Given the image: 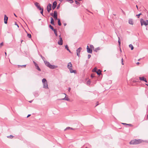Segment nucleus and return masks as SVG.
Returning <instances> with one entry per match:
<instances>
[{"instance_id":"f257e3e1","label":"nucleus","mask_w":148,"mask_h":148,"mask_svg":"<svg viewBox=\"0 0 148 148\" xmlns=\"http://www.w3.org/2000/svg\"><path fill=\"white\" fill-rule=\"evenodd\" d=\"M142 142V140L140 139H134L131 140L130 142V144L132 145L138 144Z\"/></svg>"},{"instance_id":"f03ea898","label":"nucleus","mask_w":148,"mask_h":148,"mask_svg":"<svg viewBox=\"0 0 148 148\" xmlns=\"http://www.w3.org/2000/svg\"><path fill=\"white\" fill-rule=\"evenodd\" d=\"M42 82L43 84V87L45 89L48 88L47 82L45 78L42 79Z\"/></svg>"},{"instance_id":"7ed1b4c3","label":"nucleus","mask_w":148,"mask_h":148,"mask_svg":"<svg viewBox=\"0 0 148 148\" xmlns=\"http://www.w3.org/2000/svg\"><path fill=\"white\" fill-rule=\"evenodd\" d=\"M71 65H72V64L71 62H69L68 63L67 66V68L69 69L71 73H74L75 74L77 72L76 70H73L72 69H71V68L69 67V66H71Z\"/></svg>"},{"instance_id":"20e7f679","label":"nucleus","mask_w":148,"mask_h":148,"mask_svg":"<svg viewBox=\"0 0 148 148\" xmlns=\"http://www.w3.org/2000/svg\"><path fill=\"white\" fill-rule=\"evenodd\" d=\"M52 5L50 3H49L47 6V10L48 12H49L51 9Z\"/></svg>"},{"instance_id":"39448f33","label":"nucleus","mask_w":148,"mask_h":148,"mask_svg":"<svg viewBox=\"0 0 148 148\" xmlns=\"http://www.w3.org/2000/svg\"><path fill=\"white\" fill-rule=\"evenodd\" d=\"M58 13L57 11H54V14L53 15V17L54 18L55 20H56L58 19L57 18Z\"/></svg>"},{"instance_id":"423d86ee","label":"nucleus","mask_w":148,"mask_h":148,"mask_svg":"<svg viewBox=\"0 0 148 148\" xmlns=\"http://www.w3.org/2000/svg\"><path fill=\"white\" fill-rule=\"evenodd\" d=\"M33 63L34 64L35 66H36V69L39 71H41V69L39 67L38 64L35 62L34 61H33Z\"/></svg>"},{"instance_id":"0eeeda50","label":"nucleus","mask_w":148,"mask_h":148,"mask_svg":"<svg viewBox=\"0 0 148 148\" xmlns=\"http://www.w3.org/2000/svg\"><path fill=\"white\" fill-rule=\"evenodd\" d=\"M87 52L88 53H92V50L91 49L89 48V46L88 45L87 48Z\"/></svg>"},{"instance_id":"6e6552de","label":"nucleus","mask_w":148,"mask_h":148,"mask_svg":"<svg viewBox=\"0 0 148 148\" xmlns=\"http://www.w3.org/2000/svg\"><path fill=\"white\" fill-rule=\"evenodd\" d=\"M82 48L81 47H79L78 48L77 50V56H79V53L81 51V50H82Z\"/></svg>"},{"instance_id":"1a4fd4ad","label":"nucleus","mask_w":148,"mask_h":148,"mask_svg":"<svg viewBox=\"0 0 148 148\" xmlns=\"http://www.w3.org/2000/svg\"><path fill=\"white\" fill-rule=\"evenodd\" d=\"M49 67L51 69H54L57 68L58 67V66H57L51 65L50 64Z\"/></svg>"},{"instance_id":"9d476101","label":"nucleus","mask_w":148,"mask_h":148,"mask_svg":"<svg viewBox=\"0 0 148 148\" xmlns=\"http://www.w3.org/2000/svg\"><path fill=\"white\" fill-rule=\"evenodd\" d=\"M57 2L56 1H54L52 5V9L53 10H54L56 8L57 5Z\"/></svg>"},{"instance_id":"9b49d317","label":"nucleus","mask_w":148,"mask_h":148,"mask_svg":"<svg viewBox=\"0 0 148 148\" xmlns=\"http://www.w3.org/2000/svg\"><path fill=\"white\" fill-rule=\"evenodd\" d=\"M140 22L142 26L143 25H145V21L143 18L140 19Z\"/></svg>"},{"instance_id":"f8f14e48","label":"nucleus","mask_w":148,"mask_h":148,"mask_svg":"<svg viewBox=\"0 0 148 148\" xmlns=\"http://www.w3.org/2000/svg\"><path fill=\"white\" fill-rule=\"evenodd\" d=\"M8 18L6 15H5L4 17V22L5 24L7 23Z\"/></svg>"},{"instance_id":"ddd939ff","label":"nucleus","mask_w":148,"mask_h":148,"mask_svg":"<svg viewBox=\"0 0 148 148\" xmlns=\"http://www.w3.org/2000/svg\"><path fill=\"white\" fill-rule=\"evenodd\" d=\"M35 5V6L37 7L38 9L39 10H41V9L42 8H41L40 7V6L39 5V3L38 2H36L34 3Z\"/></svg>"},{"instance_id":"4468645a","label":"nucleus","mask_w":148,"mask_h":148,"mask_svg":"<svg viewBox=\"0 0 148 148\" xmlns=\"http://www.w3.org/2000/svg\"><path fill=\"white\" fill-rule=\"evenodd\" d=\"M44 63L45 65L48 67H49L50 64V63L47 61H44Z\"/></svg>"},{"instance_id":"2eb2a0df","label":"nucleus","mask_w":148,"mask_h":148,"mask_svg":"<svg viewBox=\"0 0 148 148\" xmlns=\"http://www.w3.org/2000/svg\"><path fill=\"white\" fill-rule=\"evenodd\" d=\"M34 96L36 97H37L39 95V93L38 91H36L34 92Z\"/></svg>"},{"instance_id":"dca6fc26","label":"nucleus","mask_w":148,"mask_h":148,"mask_svg":"<svg viewBox=\"0 0 148 148\" xmlns=\"http://www.w3.org/2000/svg\"><path fill=\"white\" fill-rule=\"evenodd\" d=\"M64 94L65 95V97L64 98L61 99V100H66L67 101H69V98L66 97V94L65 93H64Z\"/></svg>"},{"instance_id":"f3484780","label":"nucleus","mask_w":148,"mask_h":148,"mask_svg":"<svg viewBox=\"0 0 148 148\" xmlns=\"http://www.w3.org/2000/svg\"><path fill=\"white\" fill-rule=\"evenodd\" d=\"M51 23L53 25H55L54 24V20L53 18L52 17H51Z\"/></svg>"},{"instance_id":"a211bd4d","label":"nucleus","mask_w":148,"mask_h":148,"mask_svg":"<svg viewBox=\"0 0 148 148\" xmlns=\"http://www.w3.org/2000/svg\"><path fill=\"white\" fill-rule=\"evenodd\" d=\"M95 72L97 73L98 75H100L101 74V71L100 69H99L97 71L95 70Z\"/></svg>"},{"instance_id":"6ab92c4d","label":"nucleus","mask_w":148,"mask_h":148,"mask_svg":"<svg viewBox=\"0 0 148 148\" xmlns=\"http://www.w3.org/2000/svg\"><path fill=\"white\" fill-rule=\"evenodd\" d=\"M129 23L131 25H133V22L132 19H129Z\"/></svg>"},{"instance_id":"aec40b11","label":"nucleus","mask_w":148,"mask_h":148,"mask_svg":"<svg viewBox=\"0 0 148 148\" xmlns=\"http://www.w3.org/2000/svg\"><path fill=\"white\" fill-rule=\"evenodd\" d=\"M65 48L70 53H71V51L70 50H69V47H68L67 45H66L65 46Z\"/></svg>"},{"instance_id":"412c9836","label":"nucleus","mask_w":148,"mask_h":148,"mask_svg":"<svg viewBox=\"0 0 148 148\" xmlns=\"http://www.w3.org/2000/svg\"><path fill=\"white\" fill-rule=\"evenodd\" d=\"M58 44L60 45H62L63 44V41L60 40L58 42Z\"/></svg>"},{"instance_id":"4be33fe9","label":"nucleus","mask_w":148,"mask_h":148,"mask_svg":"<svg viewBox=\"0 0 148 148\" xmlns=\"http://www.w3.org/2000/svg\"><path fill=\"white\" fill-rule=\"evenodd\" d=\"M139 79L140 80L144 81L145 79V78L144 77H139Z\"/></svg>"},{"instance_id":"5701e85b","label":"nucleus","mask_w":148,"mask_h":148,"mask_svg":"<svg viewBox=\"0 0 148 148\" xmlns=\"http://www.w3.org/2000/svg\"><path fill=\"white\" fill-rule=\"evenodd\" d=\"M58 25H59V26H61L62 25V24L60 22V19H58Z\"/></svg>"},{"instance_id":"b1692460","label":"nucleus","mask_w":148,"mask_h":148,"mask_svg":"<svg viewBox=\"0 0 148 148\" xmlns=\"http://www.w3.org/2000/svg\"><path fill=\"white\" fill-rule=\"evenodd\" d=\"M100 49L99 47H98L95 48L94 50V51L96 52H97V51Z\"/></svg>"},{"instance_id":"393cba45","label":"nucleus","mask_w":148,"mask_h":148,"mask_svg":"<svg viewBox=\"0 0 148 148\" xmlns=\"http://www.w3.org/2000/svg\"><path fill=\"white\" fill-rule=\"evenodd\" d=\"M54 32V33L56 36H58V34H57V32L56 30L55 29H54L53 30Z\"/></svg>"},{"instance_id":"a878e982","label":"nucleus","mask_w":148,"mask_h":148,"mask_svg":"<svg viewBox=\"0 0 148 148\" xmlns=\"http://www.w3.org/2000/svg\"><path fill=\"white\" fill-rule=\"evenodd\" d=\"M129 47L130 48H131V50H132L133 49L134 47H133V46L132 45V44H130L129 45Z\"/></svg>"},{"instance_id":"bb28decb","label":"nucleus","mask_w":148,"mask_h":148,"mask_svg":"<svg viewBox=\"0 0 148 148\" xmlns=\"http://www.w3.org/2000/svg\"><path fill=\"white\" fill-rule=\"evenodd\" d=\"M66 1L69 2L70 3H72L73 2V0H66Z\"/></svg>"},{"instance_id":"cd10ccee","label":"nucleus","mask_w":148,"mask_h":148,"mask_svg":"<svg viewBox=\"0 0 148 148\" xmlns=\"http://www.w3.org/2000/svg\"><path fill=\"white\" fill-rule=\"evenodd\" d=\"M41 10L40 12V13L42 15H43V8H42L41 9V10Z\"/></svg>"},{"instance_id":"c85d7f7f","label":"nucleus","mask_w":148,"mask_h":148,"mask_svg":"<svg viewBox=\"0 0 148 148\" xmlns=\"http://www.w3.org/2000/svg\"><path fill=\"white\" fill-rule=\"evenodd\" d=\"M90 48L91 49H94V47L92 45H90Z\"/></svg>"},{"instance_id":"c756f323","label":"nucleus","mask_w":148,"mask_h":148,"mask_svg":"<svg viewBox=\"0 0 148 148\" xmlns=\"http://www.w3.org/2000/svg\"><path fill=\"white\" fill-rule=\"evenodd\" d=\"M49 27L52 30H53L54 29L53 27L51 25H49Z\"/></svg>"},{"instance_id":"7c9ffc66","label":"nucleus","mask_w":148,"mask_h":148,"mask_svg":"<svg viewBox=\"0 0 148 148\" xmlns=\"http://www.w3.org/2000/svg\"><path fill=\"white\" fill-rule=\"evenodd\" d=\"M118 42L119 43V45H120L121 44V41H120V39L119 37H118Z\"/></svg>"},{"instance_id":"2f4dec72","label":"nucleus","mask_w":148,"mask_h":148,"mask_svg":"<svg viewBox=\"0 0 148 148\" xmlns=\"http://www.w3.org/2000/svg\"><path fill=\"white\" fill-rule=\"evenodd\" d=\"M141 14L142 13H140L136 15V16H137L138 18H139L140 15H141Z\"/></svg>"},{"instance_id":"473e14b6","label":"nucleus","mask_w":148,"mask_h":148,"mask_svg":"<svg viewBox=\"0 0 148 148\" xmlns=\"http://www.w3.org/2000/svg\"><path fill=\"white\" fill-rule=\"evenodd\" d=\"M27 36L29 38H31V35L30 34L27 33Z\"/></svg>"},{"instance_id":"72a5a7b5","label":"nucleus","mask_w":148,"mask_h":148,"mask_svg":"<svg viewBox=\"0 0 148 148\" xmlns=\"http://www.w3.org/2000/svg\"><path fill=\"white\" fill-rule=\"evenodd\" d=\"M145 26L148 25V20H146L145 21Z\"/></svg>"},{"instance_id":"f704fd0d","label":"nucleus","mask_w":148,"mask_h":148,"mask_svg":"<svg viewBox=\"0 0 148 148\" xmlns=\"http://www.w3.org/2000/svg\"><path fill=\"white\" fill-rule=\"evenodd\" d=\"M14 136H13L12 135H10L9 136H7V137L8 138H12Z\"/></svg>"},{"instance_id":"c9c22d12","label":"nucleus","mask_w":148,"mask_h":148,"mask_svg":"<svg viewBox=\"0 0 148 148\" xmlns=\"http://www.w3.org/2000/svg\"><path fill=\"white\" fill-rule=\"evenodd\" d=\"M90 80H88V81H87V84H90Z\"/></svg>"},{"instance_id":"e433bc0d","label":"nucleus","mask_w":148,"mask_h":148,"mask_svg":"<svg viewBox=\"0 0 148 148\" xmlns=\"http://www.w3.org/2000/svg\"><path fill=\"white\" fill-rule=\"evenodd\" d=\"M41 58H42V60H43V61H44H44H46L45 60V58L44 57H42Z\"/></svg>"},{"instance_id":"4c0bfd02","label":"nucleus","mask_w":148,"mask_h":148,"mask_svg":"<svg viewBox=\"0 0 148 148\" xmlns=\"http://www.w3.org/2000/svg\"><path fill=\"white\" fill-rule=\"evenodd\" d=\"M70 128H71L70 127H67L66 129H65L64 130V131H65L66 130L70 129Z\"/></svg>"},{"instance_id":"58836bf2","label":"nucleus","mask_w":148,"mask_h":148,"mask_svg":"<svg viewBox=\"0 0 148 148\" xmlns=\"http://www.w3.org/2000/svg\"><path fill=\"white\" fill-rule=\"evenodd\" d=\"M60 40L63 41L62 38L61 37L60 35L59 36Z\"/></svg>"},{"instance_id":"ea45409f","label":"nucleus","mask_w":148,"mask_h":148,"mask_svg":"<svg viewBox=\"0 0 148 148\" xmlns=\"http://www.w3.org/2000/svg\"><path fill=\"white\" fill-rule=\"evenodd\" d=\"M91 56L90 54H88V58L89 59L90 58Z\"/></svg>"},{"instance_id":"a19ab883","label":"nucleus","mask_w":148,"mask_h":148,"mask_svg":"<svg viewBox=\"0 0 148 148\" xmlns=\"http://www.w3.org/2000/svg\"><path fill=\"white\" fill-rule=\"evenodd\" d=\"M75 3L77 5L79 4V2L78 1H75Z\"/></svg>"},{"instance_id":"79ce46f5","label":"nucleus","mask_w":148,"mask_h":148,"mask_svg":"<svg viewBox=\"0 0 148 148\" xmlns=\"http://www.w3.org/2000/svg\"><path fill=\"white\" fill-rule=\"evenodd\" d=\"M26 66V65H20V66H21V67H25Z\"/></svg>"},{"instance_id":"37998d69","label":"nucleus","mask_w":148,"mask_h":148,"mask_svg":"<svg viewBox=\"0 0 148 148\" xmlns=\"http://www.w3.org/2000/svg\"><path fill=\"white\" fill-rule=\"evenodd\" d=\"M97 69L96 67H95L94 69H93V71L95 72V71H96V70H97Z\"/></svg>"},{"instance_id":"c03bdc74","label":"nucleus","mask_w":148,"mask_h":148,"mask_svg":"<svg viewBox=\"0 0 148 148\" xmlns=\"http://www.w3.org/2000/svg\"><path fill=\"white\" fill-rule=\"evenodd\" d=\"M127 125H128L130 126H132V125L131 124H127Z\"/></svg>"},{"instance_id":"a18cd8bd","label":"nucleus","mask_w":148,"mask_h":148,"mask_svg":"<svg viewBox=\"0 0 148 148\" xmlns=\"http://www.w3.org/2000/svg\"><path fill=\"white\" fill-rule=\"evenodd\" d=\"M3 45V43L1 42L0 44V47H1Z\"/></svg>"},{"instance_id":"49530a36","label":"nucleus","mask_w":148,"mask_h":148,"mask_svg":"<svg viewBox=\"0 0 148 148\" xmlns=\"http://www.w3.org/2000/svg\"><path fill=\"white\" fill-rule=\"evenodd\" d=\"M91 77L93 78V77H94V75L93 74H92L91 75Z\"/></svg>"},{"instance_id":"de8ad7c7","label":"nucleus","mask_w":148,"mask_h":148,"mask_svg":"<svg viewBox=\"0 0 148 148\" xmlns=\"http://www.w3.org/2000/svg\"><path fill=\"white\" fill-rule=\"evenodd\" d=\"M59 7H60V4H59V5H58L57 6V9H59Z\"/></svg>"},{"instance_id":"09e8293b","label":"nucleus","mask_w":148,"mask_h":148,"mask_svg":"<svg viewBox=\"0 0 148 148\" xmlns=\"http://www.w3.org/2000/svg\"><path fill=\"white\" fill-rule=\"evenodd\" d=\"M15 24L17 26V27H19V26H18V25L17 24V23H16V22L15 23Z\"/></svg>"},{"instance_id":"8fccbe9b","label":"nucleus","mask_w":148,"mask_h":148,"mask_svg":"<svg viewBox=\"0 0 148 148\" xmlns=\"http://www.w3.org/2000/svg\"><path fill=\"white\" fill-rule=\"evenodd\" d=\"M144 81L145 82H146V83L147 82V81L146 78L145 79Z\"/></svg>"},{"instance_id":"3c124183","label":"nucleus","mask_w":148,"mask_h":148,"mask_svg":"<svg viewBox=\"0 0 148 148\" xmlns=\"http://www.w3.org/2000/svg\"><path fill=\"white\" fill-rule=\"evenodd\" d=\"M31 116L30 114H28V115L27 116V117L28 118V117H29V116Z\"/></svg>"},{"instance_id":"603ef678","label":"nucleus","mask_w":148,"mask_h":148,"mask_svg":"<svg viewBox=\"0 0 148 148\" xmlns=\"http://www.w3.org/2000/svg\"><path fill=\"white\" fill-rule=\"evenodd\" d=\"M71 89V88L70 87L69 88V91H70V90Z\"/></svg>"},{"instance_id":"864d4df0","label":"nucleus","mask_w":148,"mask_h":148,"mask_svg":"<svg viewBox=\"0 0 148 148\" xmlns=\"http://www.w3.org/2000/svg\"><path fill=\"white\" fill-rule=\"evenodd\" d=\"M39 55L40 56L41 58L43 57L41 54H39Z\"/></svg>"},{"instance_id":"5fc2aeb1","label":"nucleus","mask_w":148,"mask_h":148,"mask_svg":"<svg viewBox=\"0 0 148 148\" xmlns=\"http://www.w3.org/2000/svg\"><path fill=\"white\" fill-rule=\"evenodd\" d=\"M123 124V125H127V123H122Z\"/></svg>"},{"instance_id":"6e6d98bb","label":"nucleus","mask_w":148,"mask_h":148,"mask_svg":"<svg viewBox=\"0 0 148 148\" xmlns=\"http://www.w3.org/2000/svg\"><path fill=\"white\" fill-rule=\"evenodd\" d=\"M66 25V23H64V26H65Z\"/></svg>"},{"instance_id":"4d7b16f0","label":"nucleus","mask_w":148,"mask_h":148,"mask_svg":"<svg viewBox=\"0 0 148 148\" xmlns=\"http://www.w3.org/2000/svg\"><path fill=\"white\" fill-rule=\"evenodd\" d=\"M122 12H123L124 14H125V12H124V11H123L122 10Z\"/></svg>"},{"instance_id":"13d9d810","label":"nucleus","mask_w":148,"mask_h":148,"mask_svg":"<svg viewBox=\"0 0 148 148\" xmlns=\"http://www.w3.org/2000/svg\"><path fill=\"white\" fill-rule=\"evenodd\" d=\"M72 67H73L72 65H71V66H70L69 67H70V68H71V69H72Z\"/></svg>"},{"instance_id":"bf43d9fd","label":"nucleus","mask_w":148,"mask_h":148,"mask_svg":"<svg viewBox=\"0 0 148 148\" xmlns=\"http://www.w3.org/2000/svg\"><path fill=\"white\" fill-rule=\"evenodd\" d=\"M50 15H51V16H53V13H51V14H50Z\"/></svg>"},{"instance_id":"052dcab7","label":"nucleus","mask_w":148,"mask_h":148,"mask_svg":"<svg viewBox=\"0 0 148 148\" xmlns=\"http://www.w3.org/2000/svg\"><path fill=\"white\" fill-rule=\"evenodd\" d=\"M121 62H123V58H122V59H121Z\"/></svg>"},{"instance_id":"680f3d73","label":"nucleus","mask_w":148,"mask_h":148,"mask_svg":"<svg viewBox=\"0 0 148 148\" xmlns=\"http://www.w3.org/2000/svg\"><path fill=\"white\" fill-rule=\"evenodd\" d=\"M63 0H59L60 2H62Z\"/></svg>"},{"instance_id":"e2e57ef3","label":"nucleus","mask_w":148,"mask_h":148,"mask_svg":"<svg viewBox=\"0 0 148 148\" xmlns=\"http://www.w3.org/2000/svg\"><path fill=\"white\" fill-rule=\"evenodd\" d=\"M139 64V63L138 62L136 63V64Z\"/></svg>"},{"instance_id":"0e129e2a","label":"nucleus","mask_w":148,"mask_h":148,"mask_svg":"<svg viewBox=\"0 0 148 148\" xmlns=\"http://www.w3.org/2000/svg\"><path fill=\"white\" fill-rule=\"evenodd\" d=\"M32 101H33L32 100H31V101H29V102H30V103H31V102H32Z\"/></svg>"},{"instance_id":"69168bd1","label":"nucleus","mask_w":148,"mask_h":148,"mask_svg":"<svg viewBox=\"0 0 148 148\" xmlns=\"http://www.w3.org/2000/svg\"><path fill=\"white\" fill-rule=\"evenodd\" d=\"M121 64H122V65H123V62H121Z\"/></svg>"},{"instance_id":"338daca9","label":"nucleus","mask_w":148,"mask_h":148,"mask_svg":"<svg viewBox=\"0 0 148 148\" xmlns=\"http://www.w3.org/2000/svg\"><path fill=\"white\" fill-rule=\"evenodd\" d=\"M136 7L137 9L138 10V7L137 5H136Z\"/></svg>"},{"instance_id":"774afa93","label":"nucleus","mask_w":148,"mask_h":148,"mask_svg":"<svg viewBox=\"0 0 148 148\" xmlns=\"http://www.w3.org/2000/svg\"><path fill=\"white\" fill-rule=\"evenodd\" d=\"M147 119H148V114H147Z\"/></svg>"}]
</instances>
